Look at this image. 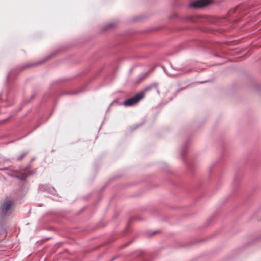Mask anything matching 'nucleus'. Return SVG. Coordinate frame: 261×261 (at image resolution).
Listing matches in <instances>:
<instances>
[{
  "label": "nucleus",
  "instance_id": "f257e3e1",
  "mask_svg": "<svg viewBox=\"0 0 261 261\" xmlns=\"http://www.w3.org/2000/svg\"><path fill=\"white\" fill-rule=\"evenodd\" d=\"M144 97V94L143 93H139L135 95L133 97L127 99L125 100L123 104L126 107L133 106L138 103L140 100H141Z\"/></svg>",
  "mask_w": 261,
  "mask_h": 261
},
{
  "label": "nucleus",
  "instance_id": "f03ea898",
  "mask_svg": "<svg viewBox=\"0 0 261 261\" xmlns=\"http://www.w3.org/2000/svg\"><path fill=\"white\" fill-rule=\"evenodd\" d=\"M210 3L209 0H197L191 3L190 6L195 8H201L207 6Z\"/></svg>",
  "mask_w": 261,
  "mask_h": 261
},
{
  "label": "nucleus",
  "instance_id": "7ed1b4c3",
  "mask_svg": "<svg viewBox=\"0 0 261 261\" xmlns=\"http://www.w3.org/2000/svg\"><path fill=\"white\" fill-rule=\"evenodd\" d=\"M12 205V203L11 201H9L4 204L2 207V210L4 212H7L8 211L10 210Z\"/></svg>",
  "mask_w": 261,
  "mask_h": 261
},
{
  "label": "nucleus",
  "instance_id": "20e7f679",
  "mask_svg": "<svg viewBox=\"0 0 261 261\" xmlns=\"http://www.w3.org/2000/svg\"><path fill=\"white\" fill-rule=\"evenodd\" d=\"M26 152H22L17 158V160L18 161H20L23 159V158L26 155Z\"/></svg>",
  "mask_w": 261,
  "mask_h": 261
}]
</instances>
